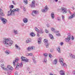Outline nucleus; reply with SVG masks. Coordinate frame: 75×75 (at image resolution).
I'll use <instances>...</instances> for the list:
<instances>
[{
	"label": "nucleus",
	"instance_id": "1",
	"mask_svg": "<svg viewBox=\"0 0 75 75\" xmlns=\"http://www.w3.org/2000/svg\"><path fill=\"white\" fill-rule=\"evenodd\" d=\"M4 40H3V43L6 46V47H9V46H11L13 45V42L12 40H11V39L10 38H4Z\"/></svg>",
	"mask_w": 75,
	"mask_h": 75
},
{
	"label": "nucleus",
	"instance_id": "2",
	"mask_svg": "<svg viewBox=\"0 0 75 75\" xmlns=\"http://www.w3.org/2000/svg\"><path fill=\"white\" fill-rule=\"evenodd\" d=\"M16 11L19 12L20 9L18 8L14 9L13 10L10 9V11H8L7 16H15V12Z\"/></svg>",
	"mask_w": 75,
	"mask_h": 75
},
{
	"label": "nucleus",
	"instance_id": "3",
	"mask_svg": "<svg viewBox=\"0 0 75 75\" xmlns=\"http://www.w3.org/2000/svg\"><path fill=\"white\" fill-rule=\"evenodd\" d=\"M18 60H19V58H15V60H14L13 61V65L14 67L16 66V64L17 63L16 66V70H18V67L20 66V64H19V63H17V62H18Z\"/></svg>",
	"mask_w": 75,
	"mask_h": 75
},
{
	"label": "nucleus",
	"instance_id": "4",
	"mask_svg": "<svg viewBox=\"0 0 75 75\" xmlns=\"http://www.w3.org/2000/svg\"><path fill=\"white\" fill-rule=\"evenodd\" d=\"M59 62L61 63V64L62 66L63 67H67V64L65 63H64V59L62 58H60L59 59Z\"/></svg>",
	"mask_w": 75,
	"mask_h": 75
},
{
	"label": "nucleus",
	"instance_id": "5",
	"mask_svg": "<svg viewBox=\"0 0 75 75\" xmlns=\"http://www.w3.org/2000/svg\"><path fill=\"white\" fill-rule=\"evenodd\" d=\"M60 10L62 12L63 14H66L67 13V9L65 8H61Z\"/></svg>",
	"mask_w": 75,
	"mask_h": 75
},
{
	"label": "nucleus",
	"instance_id": "6",
	"mask_svg": "<svg viewBox=\"0 0 75 75\" xmlns=\"http://www.w3.org/2000/svg\"><path fill=\"white\" fill-rule=\"evenodd\" d=\"M21 59L22 61H24L26 62H28V59H27V58L23 56L21 57Z\"/></svg>",
	"mask_w": 75,
	"mask_h": 75
},
{
	"label": "nucleus",
	"instance_id": "7",
	"mask_svg": "<svg viewBox=\"0 0 75 75\" xmlns=\"http://www.w3.org/2000/svg\"><path fill=\"white\" fill-rule=\"evenodd\" d=\"M48 9H49V8L46 6L45 7L44 9H42L41 11L43 13H45V12H47L48 11Z\"/></svg>",
	"mask_w": 75,
	"mask_h": 75
},
{
	"label": "nucleus",
	"instance_id": "8",
	"mask_svg": "<svg viewBox=\"0 0 75 75\" xmlns=\"http://www.w3.org/2000/svg\"><path fill=\"white\" fill-rule=\"evenodd\" d=\"M13 67L9 65H8L7 68H6V70L7 71H13Z\"/></svg>",
	"mask_w": 75,
	"mask_h": 75
},
{
	"label": "nucleus",
	"instance_id": "9",
	"mask_svg": "<svg viewBox=\"0 0 75 75\" xmlns=\"http://www.w3.org/2000/svg\"><path fill=\"white\" fill-rule=\"evenodd\" d=\"M44 42L45 43L46 48L49 47V43H48V40L46 39H44Z\"/></svg>",
	"mask_w": 75,
	"mask_h": 75
},
{
	"label": "nucleus",
	"instance_id": "10",
	"mask_svg": "<svg viewBox=\"0 0 75 75\" xmlns=\"http://www.w3.org/2000/svg\"><path fill=\"white\" fill-rule=\"evenodd\" d=\"M1 21H2L3 23L4 24H6L7 23V20L4 18H1Z\"/></svg>",
	"mask_w": 75,
	"mask_h": 75
},
{
	"label": "nucleus",
	"instance_id": "11",
	"mask_svg": "<svg viewBox=\"0 0 75 75\" xmlns=\"http://www.w3.org/2000/svg\"><path fill=\"white\" fill-rule=\"evenodd\" d=\"M35 1H33L32 2V4H30V6L31 8H34L35 6Z\"/></svg>",
	"mask_w": 75,
	"mask_h": 75
},
{
	"label": "nucleus",
	"instance_id": "12",
	"mask_svg": "<svg viewBox=\"0 0 75 75\" xmlns=\"http://www.w3.org/2000/svg\"><path fill=\"white\" fill-rule=\"evenodd\" d=\"M71 36L70 35H68L67 38H65L66 41L69 42V40H71Z\"/></svg>",
	"mask_w": 75,
	"mask_h": 75
},
{
	"label": "nucleus",
	"instance_id": "13",
	"mask_svg": "<svg viewBox=\"0 0 75 75\" xmlns=\"http://www.w3.org/2000/svg\"><path fill=\"white\" fill-rule=\"evenodd\" d=\"M32 14L33 16H35V15L37 14V11L33 10L32 12Z\"/></svg>",
	"mask_w": 75,
	"mask_h": 75
},
{
	"label": "nucleus",
	"instance_id": "14",
	"mask_svg": "<svg viewBox=\"0 0 75 75\" xmlns=\"http://www.w3.org/2000/svg\"><path fill=\"white\" fill-rule=\"evenodd\" d=\"M23 21L24 23H27L28 22V19L26 18H24L23 20Z\"/></svg>",
	"mask_w": 75,
	"mask_h": 75
},
{
	"label": "nucleus",
	"instance_id": "15",
	"mask_svg": "<svg viewBox=\"0 0 75 75\" xmlns=\"http://www.w3.org/2000/svg\"><path fill=\"white\" fill-rule=\"evenodd\" d=\"M75 16V13H74L73 15H71V16L69 17V19H71V18H73Z\"/></svg>",
	"mask_w": 75,
	"mask_h": 75
},
{
	"label": "nucleus",
	"instance_id": "16",
	"mask_svg": "<svg viewBox=\"0 0 75 75\" xmlns=\"http://www.w3.org/2000/svg\"><path fill=\"white\" fill-rule=\"evenodd\" d=\"M57 51L59 54L61 53V47H58V48L57 49Z\"/></svg>",
	"mask_w": 75,
	"mask_h": 75
},
{
	"label": "nucleus",
	"instance_id": "17",
	"mask_svg": "<svg viewBox=\"0 0 75 75\" xmlns=\"http://www.w3.org/2000/svg\"><path fill=\"white\" fill-rule=\"evenodd\" d=\"M51 17L52 19H54L55 17V16L54 15V13L52 12L51 14Z\"/></svg>",
	"mask_w": 75,
	"mask_h": 75
},
{
	"label": "nucleus",
	"instance_id": "18",
	"mask_svg": "<svg viewBox=\"0 0 75 75\" xmlns=\"http://www.w3.org/2000/svg\"><path fill=\"white\" fill-rule=\"evenodd\" d=\"M5 52L7 55H8V54H10V51L9 50H6Z\"/></svg>",
	"mask_w": 75,
	"mask_h": 75
},
{
	"label": "nucleus",
	"instance_id": "19",
	"mask_svg": "<svg viewBox=\"0 0 75 75\" xmlns=\"http://www.w3.org/2000/svg\"><path fill=\"white\" fill-rule=\"evenodd\" d=\"M70 56L71 58H73V59H75V56L74 55H73V54H71L70 55Z\"/></svg>",
	"mask_w": 75,
	"mask_h": 75
},
{
	"label": "nucleus",
	"instance_id": "20",
	"mask_svg": "<svg viewBox=\"0 0 75 75\" xmlns=\"http://www.w3.org/2000/svg\"><path fill=\"white\" fill-rule=\"evenodd\" d=\"M60 74L61 75H65V73H64V71L62 70L60 71Z\"/></svg>",
	"mask_w": 75,
	"mask_h": 75
},
{
	"label": "nucleus",
	"instance_id": "21",
	"mask_svg": "<svg viewBox=\"0 0 75 75\" xmlns=\"http://www.w3.org/2000/svg\"><path fill=\"white\" fill-rule=\"evenodd\" d=\"M49 36L50 37V39L51 40H53L54 39V37L52 36V35L51 34H49Z\"/></svg>",
	"mask_w": 75,
	"mask_h": 75
},
{
	"label": "nucleus",
	"instance_id": "22",
	"mask_svg": "<svg viewBox=\"0 0 75 75\" xmlns=\"http://www.w3.org/2000/svg\"><path fill=\"white\" fill-rule=\"evenodd\" d=\"M57 62H58L57 60V59H55L53 61V64H57Z\"/></svg>",
	"mask_w": 75,
	"mask_h": 75
},
{
	"label": "nucleus",
	"instance_id": "23",
	"mask_svg": "<svg viewBox=\"0 0 75 75\" xmlns=\"http://www.w3.org/2000/svg\"><path fill=\"white\" fill-rule=\"evenodd\" d=\"M13 33L15 35H16L18 34V32H17V30H13Z\"/></svg>",
	"mask_w": 75,
	"mask_h": 75
},
{
	"label": "nucleus",
	"instance_id": "24",
	"mask_svg": "<svg viewBox=\"0 0 75 75\" xmlns=\"http://www.w3.org/2000/svg\"><path fill=\"white\" fill-rule=\"evenodd\" d=\"M15 47H16V49H17L18 50H20V47H19V46H18L17 45H15Z\"/></svg>",
	"mask_w": 75,
	"mask_h": 75
},
{
	"label": "nucleus",
	"instance_id": "25",
	"mask_svg": "<svg viewBox=\"0 0 75 75\" xmlns=\"http://www.w3.org/2000/svg\"><path fill=\"white\" fill-rule=\"evenodd\" d=\"M23 3L25 4H28V1H27V0H24Z\"/></svg>",
	"mask_w": 75,
	"mask_h": 75
},
{
	"label": "nucleus",
	"instance_id": "26",
	"mask_svg": "<svg viewBox=\"0 0 75 75\" xmlns=\"http://www.w3.org/2000/svg\"><path fill=\"white\" fill-rule=\"evenodd\" d=\"M30 36H31V37H34V36H35V35H34V33H33V32L30 33Z\"/></svg>",
	"mask_w": 75,
	"mask_h": 75
},
{
	"label": "nucleus",
	"instance_id": "27",
	"mask_svg": "<svg viewBox=\"0 0 75 75\" xmlns=\"http://www.w3.org/2000/svg\"><path fill=\"white\" fill-rule=\"evenodd\" d=\"M30 41H30V39H28L26 40V43H28V42H30Z\"/></svg>",
	"mask_w": 75,
	"mask_h": 75
},
{
	"label": "nucleus",
	"instance_id": "28",
	"mask_svg": "<svg viewBox=\"0 0 75 75\" xmlns=\"http://www.w3.org/2000/svg\"><path fill=\"white\" fill-rule=\"evenodd\" d=\"M27 50L28 51H31V47H28V48H27Z\"/></svg>",
	"mask_w": 75,
	"mask_h": 75
},
{
	"label": "nucleus",
	"instance_id": "29",
	"mask_svg": "<svg viewBox=\"0 0 75 75\" xmlns=\"http://www.w3.org/2000/svg\"><path fill=\"white\" fill-rule=\"evenodd\" d=\"M40 34H42L43 33H44V32L43 30H42V29L40 31Z\"/></svg>",
	"mask_w": 75,
	"mask_h": 75
},
{
	"label": "nucleus",
	"instance_id": "30",
	"mask_svg": "<svg viewBox=\"0 0 75 75\" xmlns=\"http://www.w3.org/2000/svg\"><path fill=\"white\" fill-rule=\"evenodd\" d=\"M30 49L31 50H35V47L34 46L30 47Z\"/></svg>",
	"mask_w": 75,
	"mask_h": 75
},
{
	"label": "nucleus",
	"instance_id": "31",
	"mask_svg": "<svg viewBox=\"0 0 75 75\" xmlns=\"http://www.w3.org/2000/svg\"><path fill=\"white\" fill-rule=\"evenodd\" d=\"M39 40H40L38 41V44H40L41 43V40H41V39L40 38H39Z\"/></svg>",
	"mask_w": 75,
	"mask_h": 75
},
{
	"label": "nucleus",
	"instance_id": "32",
	"mask_svg": "<svg viewBox=\"0 0 75 75\" xmlns=\"http://www.w3.org/2000/svg\"><path fill=\"white\" fill-rule=\"evenodd\" d=\"M51 30L52 31H53V32H54L55 31V28H51Z\"/></svg>",
	"mask_w": 75,
	"mask_h": 75
},
{
	"label": "nucleus",
	"instance_id": "33",
	"mask_svg": "<svg viewBox=\"0 0 75 75\" xmlns=\"http://www.w3.org/2000/svg\"><path fill=\"white\" fill-rule=\"evenodd\" d=\"M43 62L44 63H47V59H45L43 61Z\"/></svg>",
	"mask_w": 75,
	"mask_h": 75
},
{
	"label": "nucleus",
	"instance_id": "34",
	"mask_svg": "<svg viewBox=\"0 0 75 75\" xmlns=\"http://www.w3.org/2000/svg\"><path fill=\"white\" fill-rule=\"evenodd\" d=\"M35 29L36 31L38 32V33H39V30H38V28H35Z\"/></svg>",
	"mask_w": 75,
	"mask_h": 75
},
{
	"label": "nucleus",
	"instance_id": "35",
	"mask_svg": "<svg viewBox=\"0 0 75 75\" xmlns=\"http://www.w3.org/2000/svg\"><path fill=\"white\" fill-rule=\"evenodd\" d=\"M0 15H1L2 16H4V14L2 12L0 13Z\"/></svg>",
	"mask_w": 75,
	"mask_h": 75
},
{
	"label": "nucleus",
	"instance_id": "36",
	"mask_svg": "<svg viewBox=\"0 0 75 75\" xmlns=\"http://www.w3.org/2000/svg\"><path fill=\"white\" fill-rule=\"evenodd\" d=\"M44 55L45 57H46L48 56V54L47 53H44Z\"/></svg>",
	"mask_w": 75,
	"mask_h": 75
},
{
	"label": "nucleus",
	"instance_id": "37",
	"mask_svg": "<svg viewBox=\"0 0 75 75\" xmlns=\"http://www.w3.org/2000/svg\"><path fill=\"white\" fill-rule=\"evenodd\" d=\"M1 67L4 70H5V71H6V68H4V67L3 66H1Z\"/></svg>",
	"mask_w": 75,
	"mask_h": 75
},
{
	"label": "nucleus",
	"instance_id": "38",
	"mask_svg": "<svg viewBox=\"0 0 75 75\" xmlns=\"http://www.w3.org/2000/svg\"><path fill=\"white\" fill-rule=\"evenodd\" d=\"M9 8H14V6L13 5H11V6H9Z\"/></svg>",
	"mask_w": 75,
	"mask_h": 75
},
{
	"label": "nucleus",
	"instance_id": "39",
	"mask_svg": "<svg viewBox=\"0 0 75 75\" xmlns=\"http://www.w3.org/2000/svg\"><path fill=\"white\" fill-rule=\"evenodd\" d=\"M20 67H23V63H21L20 64Z\"/></svg>",
	"mask_w": 75,
	"mask_h": 75
},
{
	"label": "nucleus",
	"instance_id": "40",
	"mask_svg": "<svg viewBox=\"0 0 75 75\" xmlns=\"http://www.w3.org/2000/svg\"><path fill=\"white\" fill-rule=\"evenodd\" d=\"M63 44H64V43H63V42H61L60 43V45H63Z\"/></svg>",
	"mask_w": 75,
	"mask_h": 75
},
{
	"label": "nucleus",
	"instance_id": "41",
	"mask_svg": "<svg viewBox=\"0 0 75 75\" xmlns=\"http://www.w3.org/2000/svg\"><path fill=\"white\" fill-rule=\"evenodd\" d=\"M49 57H50V58H52V55H51V54H49Z\"/></svg>",
	"mask_w": 75,
	"mask_h": 75
},
{
	"label": "nucleus",
	"instance_id": "42",
	"mask_svg": "<svg viewBox=\"0 0 75 75\" xmlns=\"http://www.w3.org/2000/svg\"><path fill=\"white\" fill-rule=\"evenodd\" d=\"M45 32H46V33H48V30H47L45 29Z\"/></svg>",
	"mask_w": 75,
	"mask_h": 75
},
{
	"label": "nucleus",
	"instance_id": "43",
	"mask_svg": "<svg viewBox=\"0 0 75 75\" xmlns=\"http://www.w3.org/2000/svg\"><path fill=\"white\" fill-rule=\"evenodd\" d=\"M56 35L57 36H59L60 35V34L59 33H57L56 34Z\"/></svg>",
	"mask_w": 75,
	"mask_h": 75
},
{
	"label": "nucleus",
	"instance_id": "44",
	"mask_svg": "<svg viewBox=\"0 0 75 75\" xmlns=\"http://www.w3.org/2000/svg\"><path fill=\"white\" fill-rule=\"evenodd\" d=\"M28 55H30V56H32L33 55V53H30L28 54Z\"/></svg>",
	"mask_w": 75,
	"mask_h": 75
},
{
	"label": "nucleus",
	"instance_id": "45",
	"mask_svg": "<svg viewBox=\"0 0 75 75\" xmlns=\"http://www.w3.org/2000/svg\"><path fill=\"white\" fill-rule=\"evenodd\" d=\"M3 12V11L2 10V9H1V8H0V13H2Z\"/></svg>",
	"mask_w": 75,
	"mask_h": 75
},
{
	"label": "nucleus",
	"instance_id": "46",
	"mask_svg": "<svg viewBox=\"0 0 75 75\" xmlns=\"http://www.w3.org/2000/svg\"><path fill=\"white\" fill-rule=\"evenodd\" d=\"M47 27H50V25H49V24H47Z\"/></svg>",
	"mask_w": 75,
	"mask_h": 75
},
{
	"label": "nucleus",
	"instance_id": "47",
	"mask_svg": "<svg viewBox=\"0 0 75 75\" xmlns=\"http://www.w3.org/2000/svg\"><path fill=\"white\" fill-rule=\"evenodd\" d=\"M71 39L73 40H74V36H72Z\"/></svg>",
	"mask_w": 75,
	"mask_h": 75
},
{
	"label": "nucleus",
	"instance_id": "48",
	"mask_svg": "<svg viewBox=\"0 0 75 75\" xmlns=\"http://www.w3.org/2000/svg\"><path fill=\"white\" fill-rule=\"evenodd\" d=\"M53 51H54L53 49H51L50 50V52H53Z\"/></svg>",
	"mask_w": 75,
	"mask_h": 75
},
{
	"label": "nucleus",
	"instance_id": "49",
	"mask_svg": "<svg viewBox=\"0 0 75 75\" xmlns=\"http://www.w3.org/2000/svg\"><path fill=\"white\" fill-rule=\"evenodd\" d=\"M64 18H65V17L63 16H62V20H64Z\"/></svg>",
	"mask_w": 75,
	"mask_h": 75
},
{
	"label": "nucleus",
	"instance_id": "50",
	"mask_svg": "<svg viewBox=\"0 0 75 75\" xmlns=\"http://www.w3.org/2000/svg\"><path fill=\"white\" fill-rule=\"evenodd\" d=\"M57 20L58 21H61V19L60 18H57Z\"/></svg>",
	"mask_w": 75,
	"mask_h": 75
},
{
	"label": "nucleus",
	"instance_id": "51",
	"mask_svg": "<svg viewBox=\"0 0 75 75\" xmlns=\"http://www.w3.org/2000/svg\"><path fill=\"white\" fill-rule=\"evenodd\" d=\"M27 70H28V71H29V70H30V68H29V67H27Z\"/></svg>",
	"mask_w": 75,
	"mask_h": 75
},
{
	"label": "nucleus",
	"instance_id": "52",
	"mask_svg": "<svg viewBox=\"0 0 75 75\" xmlns=\"http://www.w3.org/2000/svg\"><path fill=\"white\" fill-rule=\"evenodd\" d=\"M12 3L13 4H14V5H15V4H16L14 3V1H12Z\"/></svg>",
	"mask_w": 75,
	"mask_h": 75
},
{
	"label": "nucleus",
	"instance_id": "53",
	"mask_svg": "<svg viewBox=\"0 0 75 75\" xmlns=\"http://www.w3.org/2000/svg\"><path fill=\"white\" fill-rule=\"evenodd\" d=\"M33 61L34 63H35L36 62V61L35 60H33Z\"/></svg>",
	"mask_w": 75,
	"mask_h": 75
},
{
	"label": "nucleus",
	"instance_id": "54",
	"mask_svg": "<svg viewBox=\"0 0 75 75\" xmlns=\"http://www.w3.org/2000/svg\"><path fill=\"white\" fill-rule=\"evenodd\" d=\"M29 74H31V73H32V71H29Z\"/></svg>",
	"mask_w": 75,
	"mask_h": 75
},
{
	"label": "nucleus",
	"instance_id": "55",
	"mask_svg": "<svg viewBox=\"0 0 75 75\" xmlns=\"http://www.w3.org/2000/svg\"><path fill=\"white\" fill-rule=\"evenodd\" d=\"M32 59L33 60H35V57H33Z\"/></svg>",
	"mask_w": 75,
	"mask_h": 75
},
{
	"label": "nucleus",
	"instance_id": "56",
	"mask_svg": "<svg viewBox=\"0 0 75 75\" xmlns=\"http://www.w3.org/2000/svg\"><path fill=\"white\" fill-rule=\"evenodd\" d=\"M15 74L16 75H18V74H17V72H16L15 73Z\"/></svg>",
	"mask_w": 75,
	"mask_h": 75
},
{
	"label": "nucleus",
	"instance_id": "57",
	"mask_svg": "<svg viewBox=\"0 0 75 75\" xmlns=\"http://www.w3.org/2000/svg\"><path fill=\"white\" fill-rule=\"evenodd\" d=\"M37 36H38V37H40V34H39L38 33Z\"/></svg>",
	"mask_w": 75,
	"mask_h": 75
},
{
	"label": "nucleus",
	"instance_id": "58",
	"mask_svg": "<svg viewBox=\"0 0 75 75\" xmlns=\"http://www.w3.org/2000/svg\"><path fill=\"white\" fill-rule=\"evenodd\" d=\"M56 2H57L58 1V0H54Z\"/></svg>",
	"mask_w": 75,
	"mask_h": 75
},
{
	"label": "nucleus",
	"instance_id": "59",
	"mask_svg": "<svg viewBox=\"0 0 75 75\" xmlns=\"http://www.w3.org/2000/svg\"><path fill=\"white\" fill-rule=\"evenodd\" d=\"M72 8H73V10H75V8H74V7H72Z\"/></svg>",
	"mask_w": 75,
	"mask_h": 75
},
{
	"label": "nucleus",
	"instance_id": "60",
	"mask_svg": "<svg viewBox=\"0 0 75 75\" xmlns=\"http://www.w3.org/2000/svg\"><path fill=\"white\" fill-rule=\"evenodd\" d=\"M73 74H75V71H74L73 72Z\"/></svg>",
	"mask_w": 75,
	"mask_h": 75
},
{
	"label": "nucleus",
	"instance_id": "61",
	"mask_svg": "<svg viewBox=\"0 0 75 75\" xmlns=\"http://www.w3.org/2000/svg\"><path fill=\"white\" fill-rule=\"evenodd\" d=\"M1 66H3V67L4 66V64H1Z\"/></svg>",
	"mask_w": 75,
	"mask_h": 75
},
{
	"label": "nucleus",
	"instance_id": "62",
	"mask_svg": "<svg viewBox=\"0 0 75 75\" xmlns=\"http://www.w3.org/2000/svg\"><path fill=\"white\" fill-rule=\"evenodd\" d=\"M8 74H9V75H10V72H8Z\"/></svg>",
	"mask_w": 75,
	"mask_h": 75
},
{
	"label": "nucleus",
	"instance_id": "63",
	"mask_svg": "<svg viewBox=\"0 0 75 75\" xmlns=\"http://www.w3.org/2000/svg\"><path fill=\"white\" fill-rule=\"evenodd\" d=\"M50 75H53V74H52V73H50Z\"/></svg>",
	"mask_w": 75,
	"mask_h": 75
},
{
	"label": "nucleus",
	"instance_id": "64",
	"mask_svg": "<svg viewBox=\"0 0 75 75\" xmlns=\"http://www.w3.org/2000/svg\"><path fill=\"white\" fill-rule=\"evenodd\" d=\"M23 10H24V11H25V8H24V9H23Z\"/></svg>",
	"mask_w": 75,
	"mask_h": 75
}]
</instances>
